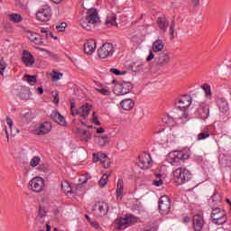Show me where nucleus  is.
<instances>
[{"label": "nucleus", "instance_id": "nucleus-1", "mask_svg": "<svg viewBox=\"0 0 231 231\" xmlns=\"http://www.w3.org/2000/svg\"><path fill=\"white\" fill-rule=\"evenodd\" d=\"M100 21L98 17V13H97V9L91 8L88 11V16L83 17L80 20V24L84 30H93L95 28V24Z\"/></svg>", "mask_w": 231, "mask_h": 231}, {"label": "nucleus", "instance_id": "nucleus-2", "mask_svg": "<svg viewBox=\"0 0 231 231\" xmlns=\"http://www.w3.org/2000/svg\"><path fill=\"white\" fill-rule=\"evenodd\" d=\"M138 223V217L133 215H126L125 217H117L114 223L113 226L116 228V230H125L128 226H133V225H136Z\"/></svg>", "mask_w": 231, "mask_h": 231}, {"label": "nucleus", "instance_id": "nucleus-3", "mask_svg": "<svg viewBox=\"0 0 231 231\" xmlns=\"http://www.w3.org/2000/svg\"><path fill=\"white\" fill-rule=\"evenodd\" d=\"M76 106L75 103L71 102L70 103V112L72 116H80L81 118H88L89 116V113H91V109H93V106L91 104L86 103L83 106L79 107V109H75Z\"/></svg>", "mask_w": 231, "mask_h": 231}, {"label": "nucleus", "instance_id": "nucleus-4", "mask_svg": "<svg viewBox=\"0 0 231 231\" xmlns=\"http://www.w3.org/2000/svg\"><path fill=\"white\" fill-rule=\"evenodd\" d=\"M189 156L188 153H185L181 151H172L170 152L167 155V162L171 165H179L180 162H185V160H189Z\"/></svg>", "mask_w": 231, "mask_h": 231}, {"label": "nucleus", "instance_id": "nucleus-5", "mask_svg": "<svg viewBox=\"0 0 231 231\" xmlns=\"http://www.w3.org/2000/svg\"><path fill=\"white\" fill-rule=\"evenodd\" d=\"M175 181L178 185H183L190 180V171L187 168H178L173 171Z\"/></svg>", "mask_w": 231, "mask_h": 231}, {"label": "nucleus", "instance_id": "nucleus-6", "mask_svg": "<svg viewBox=\"0 0 231 231\" xmlns=\"http://www.w3.org/2000/svg\"><path fill=\"white\" fill-rule=\"evenodd\" d=\"M211 219L215 225H225L226 223V213L219 208L211 210Z\"/></svg>", "mask_w": 231, "mask_h": 231}, {"label": "nucleus", "instance_id": "nucleus-7", "mask_svg": "<svg viewBox=\"0 0 231 231\" xmlns=\"http://www.w3.org/2000/svg\"><path fill=\"white\" fill-rule=\"evenodd\" d=\"M133 85L129 82L117 83L114 86V93L116 97H122V95H127L131 93Z\"/></svg>", "mask_w": 231, "mask_h": 231}, {"label": "nucleus", "instance_id": "nucleus-8", "mask_svg": "<svg viewBox=\"0 0 231 231\" xmlns=\"http://www.w3.org/2000/svg\"><path fill=\"white\" fill-rule=\"evenodd\" d=\"M29 188L32 192L39 194L44 190V179L34 177L29 181Z\"/></svg>", "mask_w": 231, "mask_h": 231}, {"label": "nucleus", "instance_id": "nucleus-9", "mask_svg": "<svg viewBox=\"0 0 231 231\" xmlns=\"http://www.w3.org/2000/svg\"><path fill=\"white\" fill-rule=\"evenodd\" d=\"M51 18V7L50 5H43L36 13V19L42 23H46Z\"/></svg>", "mask_w": 231, "mask_h": 231}, {"label": "nucleus", "instance_id": "nucleus-10", "mask_svg": "<svg viewBox=\"0 0 231 231\" xmlns=\"http://www.w3.org/2000/svg\"><path fill=\"white\" fill-rule=\"evenodd\" d=\"M115 53V49L112 43H105L100 49L97 50V55L100 59H107V57H112Z\"/></svg>", "mask_w": 231, "mask_h": 231}, {"label": "nucleus", "instance_id": "nucleus-11", "mask_svg": "<svg viewBox=\"0 0 231 231\" xmlns=\"http://www.w3.org/2000/svg\"><path fill=\"white\" fill-rule=\"evenodd\" d=\"M164 47H165V43L163 42L162 40L158 39L155 42H153L152 45V49L150 50V54L146 58L147 62H151V60L154 59V53H158V51H162V50H163Z\"/></svg>", "mask_w": 231, "mask_h": 231}, {"label": "nucleus", "instance_id": "nucleus-12", "mask_svg": "<svg viewBox=\"0 0 231 231\" xmlns=\"http://www.w3.org/2000/svg\"><path fill=\"white\" fill-rule=\"evenodd\" d=\"M159 210L162 216H165L171 212V199L167 196L161 197L159 200Z\"/></svg>", "mask_w": 231, "mask_h": 231}, {"label": "nucleus", "instance_id": "nucleus-13", "mask_svg": "<svg viewBox=\"0 0 231 231\" xmlns=\"http://www.w3.org/2000/svg\"><path fill=\"white\" fill-rule=\"evenodd\" d=\"M108 210H109V205L106 202H97L95 205L96 214L99 217H104V216H107Z\"/></svg>", "mask_w": 231, "mask_h": 231}, {"label": "nucleus", "instance_id": "nucleus-14", "mask_svg": "<svg viewBox=\"0 0 231 231\" xmlns=\"http://www.w3.org/2000/svg\"><path fill=\"white\" fill-rule=\"evenodd\" d=\"M192 104V97L189 95L181 97L176 103V107L179 109H187Z\"/></svg>", "mask_w": 231, "mask_h": 231}, {"label": "nucleus", "instance_id": "nucleus-15", "mask_svg": "<svg viewBox=\"0 0 231 231\" xmlns=\"http://www.w3.org/2000/svg\"><path fill=\"white\" fill-rule=\"evenodd\" d=\"M152 164L151 155L149 153H142L139 157V167L141 169H149Z\"/></svg>", "mask_w": 231, "mask_h": 231}, {"label": "nucleus", "instance_id": "nucleus-16", "mask_svg": "<svg viewBox=\"0 0 231 231\" xmlns=\"http://www.w3.org/2000/svg\"><path fill=\"white\" fill-rule=\"evenodd\" d=\"M25 36L27 37V39H29V41H31V42H33L34 44H42V37L37 32L26 31Z\"/></svg>", "mask_w": 231, "mask_h": 231}, {"label": "nucleus", "instance_id": "nucleus-17", "mask_svg": "<svg viewBox=\"0 0 231 231\" xmlns=\"http://www.w3.org/2000/svg\"><path fill=\"white\" fill-rule=\"evenodd\" d=\"M203 226H205V219L199 214H197L193 217V228L195 231L203 230Z\"/></svg>", "mask_w": 231, "mask_h": 231}, {"label": "nucleus", "instance_id": "nucleus-18", "mask_svg": "<svg viewBox=\"0 0 231 231\" xmlns=\"http://www.w3.org/2000/svg\"><path fill=\"white\" fill-rule=\"evenodd\" d=\"M130 68L134 73H142L145 71V65L143 62H142V60L133 61Z\"/></svg>", "mask_w": 231, "mask_h": 231}, {"label": "nucleus", "instance_id": "nucleus-19", "mask_svg": "<svg viewBox=\"0 0 231 231\" xmlns=\"http://www.w3.org/2000/svg\"><path fill=\"white\" fill-rule=\"evenodd\" d=\"M156 60L159 66H165V64H169V62H171V57L169 56V53L162 51L156 58Z\"/></svg>", "mask_w": 231, "mask_h": 231}, {"label": "nucleus", "instance_id": "nucleus-20", "mask_svg": "<svg viewBox=\"0 0 231 231\" xmlns=\"http://www.w3.org/2000/svg\"><path fill=\"white\" fill-rule=\"evenodd\" d=\"M97 50V42L95 41H88L84 44V51L87 55H93Z\"/></svg>", "mask_w": 231, "mask_h": 231}, {"label": "nucleus", "instance_id": "nucleus-21", "mask_svg": "<svg viewBox=\"0 0 231 231\" xmlns=\"http://www.w3.org/2000/svg\"><path fill=\"white\" fill-rule=\"evenodd\" d=\"M51 131V124L45 122L42 124L36 130L35 134H48Z\"/></svg>", "mask_w": 231, "mask_h": 231}, {"label": "nucleus", "instance_id": "nucleus-22", "mask_svg": "<svg viewBox=\"0 0 231 231\" xmlns=\"http://www.w3.org/2000/svg\"><path fill=\"white\" fill-rule=\"evenodd\" d=\"M22 60L25 66H32L35 60L30 51H23Z\"/></svg>", "mask_w": 231, "mask_h": 231}, {"label": "nucleus", "instance_id": "nucleus-23", "mask_svg": "<svg viewBox=\"0 0 231 231\" xmlns=\"http://www.w3.org/2000/svg\"><path fill=\"white\" fill-rule=\"evenodd\" d=\"M76 134L83 140V142H89L91 140V132L88 130H82L80 128H77Z\"/></svg>", "mask_w": 231, "mask_h": 231}, {"label": "nucleus", "instance_id": "nucleus-24", "mask_svg": "<svg viewBox=\"0 0 231 231\" xmlns=\"http://www.w3.org/2000/svg\"><path fill=\"white\" fill-rule=\"evenodd\" d=\"M116 196L117 199L124 198V180L118 179L116 189Z\"/></svg>", "mask_w": 231, "mask_h": 231}, {"label": "nucleus", "instance_id": "nucleus-25", "mask_svg": "<svg viewBox=\"0 0 231 231\" xmlns=\"http://www.w3.org/2000/svg\"><path fill=\"white\" fill-rule=\"evenodd\" d=\"M120 106L125 111H131L134 107V101L131 98H126L120 102Z\"/></svg>", "mask_w": 231, "mask_h": 231}, {"label": "nucleus", "instance_id": "nucleus-26", "mask_svg": "<svg viewBox=\"0 0 231 231\" xmlns=\"http://www.w3.org/2000/svg\"><path fill=\"white\" fill-rule=\"evenodd\" d=\"M51 118L56 122V124H59L60 125H64L66 124V119H64V116H62L59 112L53 111L51 115Z\"/></svg>", "mask_w": 231, "mask_h": 231}, {"label": "nucleus", "instance_id": "nucleus-27", "mask_svg": "<svg viewBox=\"0 0 231 231\" xmlns=\"http://www.w3.org/2000/svg\"><path fill=\"white\" fill-rule=\"evenodd\" d=\"M96 142L99 147H106V145H109V137L107 135L97 136Z\"/></svg>", "mask_w": 231, "mask_h": 231}, {"label": "nucleus", "instance_id": "nucleus-28", "mask_svg": "<svg viewBox=\"0 0 231 231\" xmlns=\"http://www.w3.org/2000/svg\"><path fill=\"white\" fill-rule=\"evenodd\" d=\"M162 124L164 127H174V125H176V122L174 121V118H172L170 116H164L162 117Z\"/></svg>", "mask_w": 231, "mask_h": 231}, {"label": "nucleus", "instance_id": "nucleus-29", "mask_svg": "<svg viewBox=\"0 0 231 231\" xmlns=\"http://www.w3.org/2000/svg\"><path fill=\"white\" fill-rule=\"evenodd\" d=\"M46 221V210L44 208H40L38 211V216L36 217L37 225L39 223H44Z\"/></svg>", "mask_w": 231, "mask_h": 231}, {"label": "nucleus", "instance_id": "nucleus-30", "mask_svg": "<svg viewBox=\"0 0 231 231\" xmlns=\"http://www.w3.org/2000/svg\"><path fill=\"white\" fill-rule=\"evenodd\" d=\"M6 124L11 131V136H17L19 134V129L14 128V121L10 117H6Z\"/></svg>", "mask_w": 231, "mask_h": 231}, {"label": "nucleus", "instance_id": "nucleus-31", "mask_svg": "<svg viewBox=\"0 0 231 231\" xmlns=\"http://www.w3.org/2000/svg\"><path fill=\"white\" fill-rule=\"evenodd\" d=\"M106 24V26H117V24H116V14H115L113 13L110 14H107Z\"/></svg>", "mask_w": 231, "mask_h": 231}, {"label": "nucleus", "instance_id": "nucleus-32", "mask_svg": "<svg viewBox=\"0 0 231 231\" xmlns=\"http://www.w3.org/2000/svg\"><path fill=\"white\" fill-rule=\"evenodd\" d=\"M176 120H180V124H187L189 122V113L187 111H180Z\"/></svg>", "mask_w": 231, "mask_h": 231}, {"label": "nucleus", "instance_id": "nucleus-33", "mask_svg": "<svg viewBox=\"0 0 231 231\" xmlns=\"http://www.w3.org/2000/svg\"><path fill=\"white\" fill-rule=\"evenodd\" d=\"M157 23L160 30L167 32V28H169V22H167V18H159Z\"/></svg>", "mask_w": 231, "mask_h": 231}, {"label": "nucleus", "instance_id": "nucleus-34", "mask_svg": "<svg viewBox=\"0 0 231 231\" xmlns=\"http://www.w3.org/2000/svg\"><path fill=\"white\" fill-rule=\"evenodd\" d=\"M199 114L200 115V117L203 119L208 118V106L201 105L199 108Z\"/></svg>", "mask_w": 231, "mask_h": 231}, {"label": "nucleus", "instance_id": "nucleus-35", "mask_svg": "<svg viewBox=\"0 0 231 231\" xmlns=\"http://www.w3.org/2000/svg\"><path fill=\"white\" fill-rule=\"evenodd\" d=\"M100 163L103 165L105 169H109V165H111V160L109 159V157H107V155L103 153L101 155Z\"/></svg>", "mask_w": 231, "mask_h": 231}, {"label": "nucleus", "instance_id": "nucleus-36", "mask_svg": "<svg viewBox=\"0 0 231 231\" xmlns=\"http://www.w3.org/2000/svg\"><path fill=\"white\" fill-rule=\"evenodd\" d=\"M152 185H154V187H162V185H163V175L156 174Z\"/></svg>", "mask_w": 231, "mask_h": 231}, {"label": "nucleus", "instance_id": "nucleus-37", "mask_svg": "<svg viewBox=\"0 0 231 231\" xmlns=\"http://www.w3.org/2000/svg\"><path fill=\"white\" fill-rule=\"evenodd\" d=\"M8 19L9 21H12V23H21V21H23V16H21V14H8Z\"/></svg>", "mask_w": 231, "mask_h": 231}, {"label": "nucleus", "instance_id": "nucleus-38", "mask_svg": "<svg viewBox=\"0 0 231 231\" xmlns=\"http://www.w3.org/2000/svg\"><path fill=\"white\" fill-rule=\"evenodd\" d=\"M201 89H203V91L205 92V96L207 98H210V97H212V90L208 84L202 85Z\"/></svg>", "mask_w": 231, "mask_h": 231}, {"label": "nucleus", "instance_id": "nucleus-39", "mask_svg": "<svg viewBox=\"0 0 231 231\" xmlns=\"http://www.w3.org/2000/svg\"><path fill=\"white\" fill-rule=\"evenodd\" d=\"M23 80H25V82H27L28 84H35V82H37V76H30V75H24L23 76Z\"/></svg>", "mask_w": 231, "mask_h": 231}, {"label": "nucleus", "instance_id": "nucleus-40", "mask_svg": "<svg viewBox=\"0 0 231 231\" xmlns=\"http://www.w3.org/2000/svg\"><path fill=\"white\" fill-rule=\"evenodd\" d=\"M51 77L53 82H58V80H60V79H62V73L53 70L51 74Z\"/></svg>", "mask_w": 231, "mask_h": 231}, {"label": "nucleus", "instance_id": "nucleus-41", "mask_svg": "<svg viewBox=\"0 0 231 231\" xmlns=\"http://www.w3.org/2000/svg\"><path fill=\"white\" fill-rule=\"evenodd\" d=\"M96 91L101 95H104L105 97H109V95H111V91L107 88H96Z\"/></svg>", "mask_w": 231, "mask_h": 231}, {"label": "nucleus", "instance_id": "nucleus-42", "mask_svg": "<svg viewBox=\"0 0 231 231\" xmlns=\"http://www.w3.org/2000/svg\"><path fill=\"white\" fill-rule=\"evenodd\" d=\"M41 163V157L39 156H34L31 161H30V166L31 167H37Z\"/></svg>", "mask_w": 231, "mask_h": 231}, {"label": "nucleus", "instance_id": "nucleus-43", "mask_svg": "<svg viewBox=\"0 0 231 231\" xmlns=\"http://www.w3.org/2000/svg\"><path fill=\"white\" fill-rule=\"evenodd\" d=\"M107 181H109V176H107V174H104L99 180V185L101 187H106V185H107Z\"/></svg>", "mask_w": 231, "mask_h": 231}, {"label": "nucleus", "instance_id": "nucleus-44", "mask_svg": "<svg viewBox=\"0 0 231 231\" xmlns=\"http://www.w3.org/2000/svg\"><path fill=\"white\" fill-rule=\"evenodd\" d=\"M210 136V133L208 132H201L200 134H198L197 140L201 141V140H207Z\"/></svg>", "mask_w": 231, "mask_h": 231}, {"label": "nucleus", "instance_id": "nucleus-45", "mask_svg": "<svg viewBox=\"0 0 231 231\" xmlns=\"http://www.w3.org/2000/svg\"><path fill=\"white\" fill-rule=\"evenodd\" d=\"M6 69V61H5V59L0 60V75H5V70Z\"/></svg>", "mask_w": 231, "mask_h": 231}, {"label": "nucleus", "instance_id": "nucleus-46", "mask_svg": "<svg viewBox=\"0 0 231 231\" xmlns=\"http://www.w3.org/2000/svg\"><path fill=\"white\" fill-rule=\"evenodd\" d=\"M61 188L67 194H69L71 192V186L68 182L61 183Z\"/></svg>", "mask_w": 231, "mask_h": 231}, {"label": "nucleus", "instance_id": "nucleus-47", "mask_svg": "<svg viewBox=\"0 0 231 231\" xmlns=\"http://www.w3.org/2000/svg\"><path fill=\"white\" fill-rule=\"evenodd\" d=\"M166 142H168V143H174V142H176V135L169 134L167 135Z\"/></svg>", "mask_w": 231, "mask_h": 231}, {"label": "nucleus", "instance_id": "nucleus-48", "mask_svg": "<svg viewBox=\"0 0 231 231\" xmlns=\"http://www.w3.org/2000/svg\"><path fill=\"white\" fill-rule=\"evenodd\" d=\"M104 153H102V152H100V153H94L93 154V162H95V163H97V162H100L101 160H102V155H103Z\"/></svg>", "mask_w": 231, "mask_h": 231}, {"label": "nucleus", "instance_id": "nucleus-49", "mask_svg": "<svg viewBox=\"0 0 231 231\" xmlns=\"http://www.w3.org/2000/svg\"><path fill=\"white\" fill-rule=\"evenodd\" d=\"M66 26H68L66 23H61L60 24L56 25V30L58 32H64V30H66Z\"/></svg>", "mask_w": 231, "mask_h": 231}, {"label": "nucleus", "instance_id": "nucleus-50", "mask_svg": "<svg viewBox=\"0 0 231 231\" xmlns=\"http://www.w3.org/2000/svg\"><path fill=\"white\" fill-rule=\"evenodd\" d=\"M92 122L96 125H100V121H98V117L97 116V114L95 112L92 115Z\"/></svg>", "mask_w": 231, "mask_h": 231}, {"label": "nucleus", "instance_id": "nucleus-51", "mask_svg": "<svg viewBox=\"0 0 231 231\" xmlns=\"http://www.w3.org/2000/svg\"><path fill=\"white\" fill-rule=\"evenodd\" d=\"M159 224H152L150 229H144L143 231H157Z\"/></svg>", "mask_w": 231, "mask_h": 231}, {"label": "nucleus", "instance_id": "nucleus-52", "mask_svg": "<svg viewBox=\"0 0 231 231\" xmlns=\"http://www.w3.org/2000/svg\"><path fill=\"white\" fill-rule=\"evenodd\" d=\"M94 129L96 130V133H97V134H104V133H106V129L102 126L94 127Z\"/></svg>", "mask_w": 231, "mask_h": 231}, {"label": "nucleus", "instance_id": "nucleus-53", "mask_svg": "<svg viewBox=\"0 0 231 231\" xmlns=\"http://www.w3.org/2000/svg\"><path fill=\"white\" fill-rule=\"evenodd\" d=\"M90 225L96 230H100V224H98V222H97V221H90Z\"/></svg>", "mask_w": 231, "mask_h": 231}, {"label": "nucleus", "instance_id": "nucleus-54", "mask_svg": "<svg viewBox=\"0 0 231 231\" xmlns=\"http://www.w3.org/2000/svg\"><path fill=\"white\" fill-rule=\"evenodd\" d=\"M41 33H46V37H53V33L51 32H48L46 29H41Z\"/></svg>", "mask_w": 231, "mask_h": 231}, {"label": "nucleus", "instance_id": "nucleus-55", "mask_svg": "<svg viewBox=\"0 0 231 231\" xmlns=\"http://www.w3.org/2000/svg\"><path fill=\"white\" fill-rule=\"evenodd\" d=\"M174 26H175V23L174 20L171 22V26H170V35L172 37V35H174Z\"/></svg>", "mask_w": 231, "mask_h": 231}, {"label": "nucleus", "instance_id": "nucleus-56", "mask_svg": "<svg viewBox=\"0 0 231 231\" xmlns=\"http://www.w3.org/2000/svg\"><path fill=\"white\" fill-rule=\"evenodd\" d=\"M79 181L80 183H88V177H86V175H83V176L79 177Z\"/></svg>", "mask_w": 231, "mask_h": 231}, {"label": "nucleus", "instance_id": "nucleus-57", "mask_svg": "<svg viewBox=\"0 0 231 231\" xmlns=\"http://www.w3.org/2000/svg\"><path fill=\"white\" fill-rule=\"evenodd\" d=\"M53 103L56 105L59 104V94L53 96Z\"/></svg>", "mask_w": 231, "mask_h": 231}, {"label": "nucleus", "instance_id": "nucleus-58", "mask_svg": "<svg viewBox=\"0 0 231 231\" xmlns=\"http://www.w3.org/2000/svg\"><path fill=\"white\" fill-rule=\"evenodd\" d=\"M110 71L111 73H114V75H120V70L116 69H111Z\"/></svg>", "mask_w": 231, "mask_h": 231}, {"label": "nucleus", "instance_id": "nucleus-59", "mask_svg": "<svg viewBox=\"0 0 231 231\" xmlns=\"http://www.w3.org/2000/svg\"><path fill=\"white\" fill-rule=\"evenodd\" d=\"M5 134H6L7 140H10V134H8V127L6 126H5Z\"/></svg>", "mask_w": 231, "mask_h": 231}, {"label": "nucleus", "instance_id": "nucleus-60", "mask_svg": "<svg viewBox=\"0 0 231 231\" xmlns=\"http://www.w3.org/2000/svg\"><path fill=\"white\" fill-rule=\"evenodd\" d=\"M46 231H51V226L49 223L46 224Z\"/></svg>", "mask_w": 231, "mask_h": 231}, {"label": "nucleus", "instance_id": "nucleus-61", "mask_svg": "<svg viewBox=\"0 0 231 231\" xmlns=\"http://www.w3.org/2000/svg\"><path fill=\"white\" fill-rule=\"evenodd\" d=\"M38 92L40 93V95H42V93H44V89H42V87L38 88Z\"/></svg>", "mask_w": 231, "mask_h": 231}, {"label": "nucleus", "instance_id": "nucleus-62", "mask_svg": "<svg viewBox=\"0 0 231 231\" xmlns=\"http://www.w3.org/2000/svg\"><path fill=\"white\" fill-rule=\"evenodd\" d=\"M194 6H198L199 5V0H193Z\"/></svg>", "mask_w": 231, "mask_h": 231}, {"label": "nucleus", "instance_id": "nucleus-63", "mask_svg": "<svg viewBox=\"0 0 231 231\" xmlns=\"http://www.w3.org/2000/svg\"><path fill=\"white\" fill-rule=\"evenodd\" d=\"M184 222L185 223H189L190 222V217H184Z\"/></svg>", "mask_w": 231, "mask_h": 231}, {"label": "nucleus", "instance_id": "nucleus-64", "mask_svg": "<svg viewBox=\"0 0 231 231\" xmlns=\"http://www.w3.org/2000/svg\"><path fill=\"white\" fill-rule=\"evenodd\" d=\"M51 1H52V3H55L56 5L62 3V0H51Z\"/></svg>", "mask_w": 231, "mask_h": 231}]
</instances>
